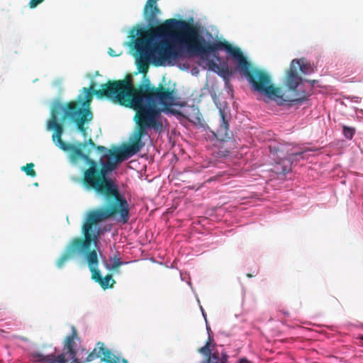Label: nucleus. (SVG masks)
<instances>
[{"label":"nucleus","instance_id":"nucleus-1","mask_svg":"<svg viewBox=\"0 0 363 363\" xmlns=\"http://www.w3.org/2000/svg\"><path fill=\"white\" fill-rule=\"evenodd\" d=\"M96 83L91 82L89 87H84L75 101L66 104L62 121L70 118L78 130L85 137L87 134L85 123L93 119L91 103L93 95L99 99H108L121 106L131 108L136 111L134 116L135 128L130 138V143L122 149L109 150L106 161L99 167L98 180H96L93 191L104 198L105 205L89 211L82 225L84 239H75L72 247L88 248L91 240L99 238L98 225L104 220L118 216V221L125 224L130 218L129 204L119 191L118 185L107 174L115 169L117 162H121L132 157L144 147L142 139L148 135L147 130L158 132L162 129L160 121L164 108L175 104V89L160 84L154 86L148 78L135 87L133 79L128 75L125 79L108 81L95 89Z\"/></svg>","mask_w":363,"mask_h":363},{"label":"nucleus","instance_id":"nucleus-2","mask_svg":"<svg viewBox=\"0 0 363 363\" xmlns=\"http://www.w3.org/2000/svg\"><path fill=\"white\" fill-rule=\"evenodd\" d=\"M158 0H147L143 9L147 24L138 23L128 30L125 45H232L219 36L216 29L204 27L174 18L160 23L161 11Z\"/></svg>","mask_w":363,"mask_h":363},{"label":"nucleus","instance_id":"nucleus-3","mask_svg":"<svg viewBox=\"0 0 363 363\" xmlns=\"http://www.w3.org/2000/svg\"><path fill=\"white\" fill-rule=\"evenodd\" d=\"M190 49L191 57H199L208 62L210 69L213 72H228V68L220 67L215 61L220 62L219 50H225L231 53L237 60L240 72L247 79L255 91L264 94L269 99L275 101L278 104L284 102H295L305 100L308 93L301 89L303 79L299 74H308L311 71L309 65L305 64L303 59H294L291 61L287 70L285 85L293 92V97H284L281 89L272 83L271 77L265 71L251 66L243 55L239 47H194Z\"/></svg>","mask_w":363,"mask_h":363},{"label":"nucleus","instance_id":"nucleus-4","mask_svg":"<svg viewBox=\"0 0 363 363\" xmlns=\"http://www.w3.org/2000/svg\"><path fill=\"white\" fill-rule=\"evenodd\" d=\"M140 72L145 76L149 65L174 66L191 58L189 47H129Z\"/></svg>","mask_w":363,"mask_h":363},{"label":"nucleus","instance_id":"nucleus-5","mask_svg":"<svg viewBox=\"0 0 363 363\" xmlns=\"http://www.w3.org/2000/svg\"><path fill=\"white\" fill-rule=\"evenodd\" d=\"M98 230L99 238L97 241L91 240L87 249L72 247V242L75 239H82V238L78 237L73 238L67 245L64 252L57 260L56 265L58 268L60 269L64 266L65 263L67 261L72 259L75 255H85L89 270L91 272V279H94L96 282H97L103 289H107L113 288V285L116 284V281L113 279L111 274H106L104 277H101V272L98 269L99 262L96 250H91V246L92 243L96 247L99 243L101 229L99 226ZM83 239H84V237L83 238Z\"/></svg>","mask_w":363,"mask_h":363},{"label":"nucleus","instance_id":"nucleus-6","mask_svg":"<svg viewBox=\"0 0 363 363\" xmlns=\"http://www.w3.org/2000/svg\"><path fill=\"white\" fill-rule=\"evenodd\" d=\"M86 146V143L78 142L76 144H72L65 142L58 147L65 152H69V158L72 163H76L79 160H82L89 164V167L83 172L82 184L86 190L93 191L95 182L99 177V172H98L99 167L95 160L90 158V150L84 152L83 148Z\"/></svg>","mask_w":363,"mask_h":363},{"label":"nucleus","instance_id":"nucleus-7","mask_svg":"<svg viewBox=\"0 0 363 363\" xmlns=\"http://www.w3.org/2000/svg\"><path fill=\"white\" fill-rule=\"evenodd\" d=\"M78 334L76 328L72 327V333L65 338L62 352L56 354V348L54 352L45 355L39 352L30 353V357L34 362L37 363H82L77 358V348L76 340H78Z\"/></svg>","mask_w":363,"mask_h":363},{"label":"nucleus","instance_id":"nucleus-8","mask_svg":"<svg viewBox=\"0 0 363 363\" xmlns=\"http://www.w3.org/2000/svg\"><path fill=\"white\" fill-rule=\"evenodd\" d=\"M64 110L65 108L60 103H56L52 108L50 118L47 124L48 130H54L52 139L57 147L65 143L62 139L64 128L61 123H58V116Z\"/></svg>","mask_w":363,"mask_h":363},{"label":"nucleus","instance_id":"nucleus-9","mask_svg":"<svg viewBox=\"0 0 363 363\" xmlns=\"http://www.w3.org/2000/svg\"><path fill=\"white\" fill-rule=\"evenodd\" d=\"M101 345L100 347H95L91 352H90L86 357L85 362H92L103 355L104 357L101 359L100 363H127V360L125 359H121L120 357L115 355L110 350L106 349L104 343L99 342L98 345Z\"/></svg>","mask_w":363,"mask_h":363},{"label":"nucleus","instance_id":"nucleus-10","mask_svg":"<svg viewBox=\"0 0 363 363\" xmlns=\"http://www.w3.org/2000/svg\"><path fill=\"white\" fill-rule=\"evenodd\" d=\"M306 152H294L289 155V158L281 160L275 166L277 173L286 174L291 170L292 160H298L299 157L304 158Z\"/></svg>","mask_w":363,"mask_h":363},{"label":"nucleus","instance_id":"nucleus-11","mask_svg":"<svg viewBox=\"0 0 363 363\" xmlns=\"http://www.w3.org/2000/svg\"><path fill=\"white\" fill-rule=\"evenodd\" d=\"M219 113L221 123L219 128L217 129V136L220 138L221 140H225L230 138L228 133L229 124L228 121L225 119V111L220 108Z\"/></svg>","mask_w":363,"mask_h":363},{"label":"nucleus","instance_id":"nucleus-12","mask_svg":"<svg viewBox=\"0 0 363 363\" xmlns=\"http://www.w3.org/2000/svg\"><path fill=\"white\" fill-rule=\"evenodd\" d=\"M228 356L225 353L220 354L218 351L214 352L206 359L210 363H228Z\"/></svg>","mask_w":363,"mask_h":363},{"label":"nucleus","instance_id":"nucleus-13","mask_svg":"<svg viewBox=\"0 0 363 363\" xmlns=\"http://www.w3.org/2000/svg\"><path fill=\"white\" fill-rule=\"evenodd\" d=\"M342 133L347 139L352 140L355 133V128L353 127H350V126L343 125H342Z\"/></svg>","mask_w":363,"mask_h":363},{"label":"nucleus","instance_id":"nucleus-14","mask_svg":"<svg viewBox=\"0 0 363 363\" xmlns=\"http://www.w3.org/2000/svg\"><path fill=\"white\" fill-rule=\"evenodd\" d=\"M34 164L33 163H28L26 165L23 166L21 167V170L25 172V173L31 177H35L36 176V172L33 169Z\"/></svg>","mask_w":363,"mask_h":363},{"label":"nucleus","instance_id":"nucleus-15","mask_svg":"<svg viewBox=\"0 0 363 363\" xmlns=\"http://www.w3.org/2000/svg\"><path fill=\"white\" fill-rule=\"evenodd\" d=\"M211 342V337H209L208 341L206 343V345L203 347H202L201 348H200L199 350V352H201L203 354H204L205 356H206L207 358L209 356H211V354H212L211 351V349H210Z\"/></svg>","mask_w":363,"mask_h":363},{"label":"nucleus","instance_id":"nucleus-16","mask_svg":"<svg viewBox=\"0 0 363 363\" xmlns=\"http://www.w3.org/2000/svg\"><path fill=\"white\" fill-rule=\"evenodd\" d=\"M108 53L109 54L110 56L117 57L120 56L123 53V51L121 50H118L116 51L114 50L111 47H109Z\"/></svg>","mask_w":363,"mask_h":363},{"label":"nucleus","instance_id":"nucleus-17","mask_svg":"<svg viewBox=\"0 0 363 363\" xmlns=\"http://www.w3.org/2000/svg\"><path fill=\"white\" fill-rule=\"evenodd\" d=\"M122 264H123V262L120 260V259L115 257L114 261L111 265V269H117Z\"/></svg>","mask_w":363,"mask_h":363},{"label":"nucleus","instance_id":"nucleus-18","mask_svg":"<svg viewBox=\"0 0 363 363\" xmlns=\"http://www.w3.org/2000/svg\"><path fill=\"white\" fill-rule=\"evenodd\" d=\"M44 1L45 0H30L28 6L30 8L34 9Z\"/></svg>","mask_w":363,"mask_h":363},{"label":"nucleus","instance_id":"nucleus-19","mask_svg":"<svg viewBox=\"0 0 363 363\" xmlns=\"http://www.w3.org/2000/svg\"><path fill=\"white\" fill-rule=\"evenodd\" d=\"M97 150L100 151V152H108L109 150H107V148L104 146H101V145H99V146H96L95 147Z\"/></svg>","mask_w":363,"mask_h":363},{"label":"nucleus","instance_id":"nucleus-20","mask_svg":"<svg viewBox=\"0 0 363 363\" xmlns=\"http://www.w3.org/2000/svg\"><path fill=\"white\" fill-rule=\"evenodd\" d=\"M87 144H89L90 145H91L93 147H96V145L94 143V142L93 141V140L91 138L89 139L88 142H85Z\"/></svg>","mask_w":363,"mask_h":363},{"label":"nucleus","instance_id":"nucleus-21","mask_svg":"<svg viewBox=\"0 0 363 363\" xmlns=\"http://www.w3.org/2000/svg\"><path fill=\"white\" fill-rule=\"evenodd\" d=\"M239 363H252V362H250L249 360H247V359H242L240 360Z\"/></svg>","mask_w":363,"mask_h":363},{"label":"nucleus","instance_id":"nucleus-22","mask_svg":"<svg viewBox=\"0 0 363 363\" xmlns=\"http://www.w3.org/2000/svg\"><path fill=\"white\" fill-rule=\"evenodd\" d=\"M323 87H321L320 86H319V91H318V93L320 94V93H323Z\"/></svg>","mask_w":363,"mask_h":363},{"label":"nucleus","instance_id":"nucleus-23","mask_svg":"<svg viewBox=\"0 0 363 363\" xmlns=\"http://www.w3.org/2000/svg\"><path fill=\"white\" fill-rule=\"evenodd\" d=\"M246 276L248 277V278H251V277H253L255 275L253 274H247Z\"/></svg>","mask_w":363,"mask_h":363},{"label":"nucleus","instance_id":"nucleus-24","mask_svg":"<svg viewBox=\"0 0 363 363\" xmlns=\"http://www.w3.org/2000/svg\"><path fill=\"white\" fill-rule=\"evenodd\" d=\"M201 363H210V362L207 359H206V360L203 361Z\"/></svg>","mask_w":363,"mask_h":363},{"label":"nucleus","instance_id":"nucleus-25","mask_svg":"<svg viewBox=\"0 0 363 363\" xmlns=\"http://www.w3.org/2000/svg\"><path fill=\"white\" fill-rule=\"evenodd\" d=\"M362 340H363V336L360 337Z\"/></svg>","mask_w":363,"mask_h":363}]
</instances>
